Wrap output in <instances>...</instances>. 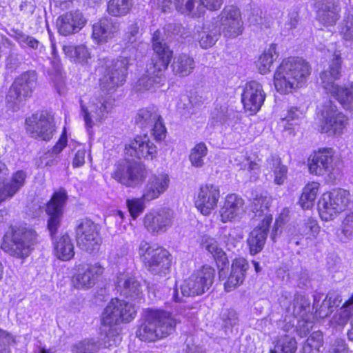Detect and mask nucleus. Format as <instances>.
<instances>
[{
  "label": "nucleus",
  "mask_w": 353,
  "mask_h": 353,
  "mask_svg": "<svg viewBox=\"0 0 353 353\" xmlns=\"http://www.w3.org/2000/svg\"><path fill=\"white\" fill-rule=\"evenodd\" d=\"M100 63L96 68L99 72V87L102 92L107 94L117 91L119 87L126 82L130 66L128 57L119 56L110 61L105 58L99 60ZM100 106L99 109L103 114L111 111L114 105L115 99L112 95L101 97L99 99Z\"/></svg>",
  "instance_id": "f257e3e1"
},
{
  "label": "nucleus",
  "mask_w": 353,
  "mask_h": 353,
  "mask_svg": "<svg viewBox=\"0 0 353 353\" xmlns=\"http://www.w3.org/2000/svg\"><path fill=\"white\" fill-rule=\"evenodd\" d=\"M137 315V310L132 303L117 297L112 298L100 315V325L108 327L100 345L103 348L117 346L121 339V330L117 325L131 323Z\"/></svg>",
  "instance_id": "f03ea898"
},
{
  "label": "nucleus",
  "mask_w": 353,
  "mask_h": 353,
  "mask_svg": "<svg viewBox=\"0 0 353 353\" xmlns=\"http://www.w3.org/2000/svg\"><path fill=\"white\" fill-rule=\"evenodd\" d=\"M180 323L181 320L170 311L148 307L143 310L135 332L136 336L144 343H155L175 333Z\"/></svg>",
  "instance_id": "7ed1b4c3"
},
{
  "label": "nucleus",
  "mask_w": 353,
  "mask_h": 353,
  "mask_svg": "<svg viewBox=\"0 0 353 353\" xmlns=\"http://www.w3.org/2000/svg\"><path fill=\"white\" fill-rule=\"evenodd\" d=\"M312 70L311 64L302 57L283 58L273 75L275 89L281 94L292 93L306 85Z\"/></svg>",
  "instance_id": "20e7f679"
},
{
  "label": "nucleus",
  "mask_w": 353,
  "mask_h": 353,
  "mask_svg": "<svg viewBox=\"0 0 353 353\" xmlns=\"http://www.w3.org/2000/svg\"><path fill=\"white\" fill-rule=\"evenodd\" d=\"M152 55L146 65L145 73L135 83L136 90L140 92L164 84L165 72L173 59V50L158 37H153L152 39Z\"/></svg>",
  "instance_id": "39448f33"
},
{
  "label": "nucleus",
  "mask_w": 353,
  "mask_h": 353,
  "mask_svg": "<svg viewBox=\"0 0 353 353\" xmlns=\"http://www.w3.org/2000/svg\"><path fill=\"white\" fill-rule=\"evenodd\" d=\"M39 243V234L34 229L10 225L3 236L1 248L11 256L24 260Z\"/></svg>",
  "instance_id": "423d86ee"
},
{
  "label": "nucleus",
  "mask_w": 353,
  "mask_h": 353,
  "mask_svg": "<svg viewBox=\"0 0 353 353\" xmlns=\"http://www.w3.org/2000/svg\"><path fill=\"white\" fill-rule=\"evenodd\" d=\"M138 254L142 267L150 274L164 277L171 272L172 256L164 247L142 241Z\"/></svg>",
  "instance_id": "0eeeda50"
},
{
  "label": "nucleus",
  "mask_w": 353,
  "mask_h": 353,
  "mask_svg": "<svg viewBox=\"0 0 353 353\" xmlns=\"http://www.w3.org/2000/svg\"><path fill=\"white\" fill-rule=\"evenodd\" d=\"M24 128L30 138L44 142L51 141L57 132L54 117L47 110L37 111L27 117Z\"/></svg>",
  "instance_id": "6e6552de"
},
{
  "label": "nucleus",
  "mask_w": 353,
  "mask_h": 353,
  "mask_svg": "<svg viewBox=\"0 0 353 353\" xmlns=\"http://www.w3.org/2000/svg\"><path fill=\"white\" fill-rule=\"evenodd\" d=\"M105 270V267L99 262L76 263L70 278L71 285L79 290H90L103 279Z\"/></svg>",
  "instance_id": "1a4fd4ad"
},
{
  "label": "nucleus",
  "mask_w": 353,
  "mask_h": 353,
  "mask_svg": "<svg viewBox=\"0 0 353 353\" xmlns=\"http://www.w3.org/2000/svg\"><path fill=\"white\" fill-rule=\"evenodd\" d=\"M319 114V132L332 137H339L343 134L348 125L349 118L339 111L332 102L325 103Z\"/></svg>",
  "instance_id": "9d476101"
},
{
  "label": "nucleus",
  "mask_w": 353,
  "mask_h": 353,
  "mask_svg": "<svg viewBox=\"0 0 353 353\" xmlns=\"http://www.w3.org/2000/svg\"><path fill=\"white\" fill-rule=\"evenodd\" d=\"M215 274L213 267L208 264L201 265L183 280L181 285L182 294L187 297L203 294L214 283Z\"/></svg>",
  "instance_id": "9b49d317"
},
{
  "label": "nucleus",
  "mask_w": 353,
  "mask_h": 353,
  "mask_svg": "<svg viewBox=\"0 0 353 353\" xmlns=\"http://www.w3.org/2000/svg\"><path fill=\"white\" fill-rule=\"evenodd\" d=\"M37 83V76L34 71L22 73L10 85L6 96L7 105L16 110L19 105L32 97Z\"/></svg>",
  "instance_id": "f8f14e48"
},
{
  "label": "nucleus",
  "mask_w": 353,
  "mask_h": 353,
  "mask_svg": "<svg viewBox=\"0 0 353 353\" xmlns=\"http://www.w3.org/2000/svg\"><path fill=\"white\" fill-rule=\"evenodd\" d=\"M348 191L336 188L322 194L318 203L321 219L328 221L334 219L347 207L350 202Z\"/></svg>",
  "instance_id": "ddd939ff"
},
{
  "label": "nucleus",
  "mask_w": 353,
  "mask_h": 353,
  "mask_svg": "<svg viewBox=\"0 0 353 353\" xmlns=\"http://www.w3.org/2000/svg\"><path fill=\"white\" fill-rule=\"evenodd\" d=\"M147 176L144 165L124 159L115 164L111 177L125 187H135L143 183Z\"/></svg>",
  "instance_id": "4468645a"
},
{
  "label": "nucleus",
  "mask_w": 353,
  "mask_h": 353,
  "mask_svg": "<svg viewBox=\"0 0 353 353\" xmlns=\"http://www.w3.org/2000/svg\"><path fill=\"white\" fill-rule=\"evenodd\" d=\"M101 227L90 218L81 219L75 228L76 241L83 250L92 252L98 250L102 243Z\"/></svg>",
  "instance_id": "2eb2a0df"
},
{
  "label": "nucleus",
  "mask_w": 353,
  "mask_h": 353,
  "mask_svg": "<svg viewBox=\"0 0 353 353\" xmlns=\"http://www.w3.org/2000/svg\"><path fill=\"white\" fill-rule=\"evenodd\" d=\"M68 200V192L64 188L61 187L52 192L50 199L46 203L45 212L48 216L47 228L52 238H54L58 232Z\"/></svg>",
  "instance_id": "dca6fc26"
},
{
  "label": "nucleus",
  "mask_w": 353,
  "mask_h": 353,
  "mask_svg": "<svg viewBox=\"0 0 353 353\" xmlns=\"http://www.w3.org/2000/svg\"><path fill=\"white\" fill-rule=\"evenodd\" d=\"M334 154V150L330 147L313 151L307 160L310 174L319 177L333 174L335 168Z\"/></svg>",
  "instance_id": "f3484780"
},
{
  "label": "nucleus",
  "mask_w": 353,
  "mask_h": 353,
  "mask_svg": "<svg viewBox=\"0 0 353 353\" xmlns=\"http://www.w3.org/2000/svg\"><path fill=\"white\" fill-rule=\"evenodd\" d=\"M220 188L213 183L201 184L193 197L194 207L203 216H209L218 208Z\"/></svg>",
  "instance_id": "a211bd4d"
},
{
  "label": "nucleus",
  "mask_w": 353,
  "mask_h": 353,
  "mask_svg": "<svg viewBox=\"0 0 353 353\" xmlns=\"http://www.w3.org/2000/svg\"><path fill=\"white\" fill-rule=\"evenodd\" d=\"M174 212L163 207L148 211L143 218V225L152 236L167 232L172 225Z\"/></svg>",
  "instance_id": "6ab92c4d"
},
{
  "label": "nucleus",
  "mask_w": 353,
  "mask_h": 353,
  "mask_svg": "<svg viewBox=\"0 0 353 353\" xmlns=\"http://www.w3.org/2000/svg\"><path fill=\"white\" fill-rule=\"evenodd\" d=\"M258 216H262V219L249 233L246 241L249 253L252 256L263 250L273 221L272 214L270 213L263 214L261 211Z\"/></svg>",
  "instance_id": "aec40b11"
},
{
  "label": "nucleus",
  "mask_w": 353,
  "mask_h": 353,
  "mask_svg": "<svg viewBox=\"0 0 353 353\" xmlns=\"http://www.w3.org/2000/svg\"><path fill=\"white\" fill-rule=\"evenodd\" d=\"M125 153L131 157L152 161L158 157V148L147 134L135 135L125 146Z\"/></svg>",
  "instance_id": "412c9836"
},
{
  "label": "nucleus",
  "mask_w": 353,
  "mask_h": 353,
  "mask_svg": "<svg viewBox=\"0 0 353 353\" xmlns=\"http://www.w3.org/2000/svg\"><path fill=\"white\" fill-rule=\"evenodd\" d=\"M265 93L262 85L256 81H250L245 83L241 94L243 108L250 114L259 111L265 99Z\"/></svg>",
  "instance_id": "4be33fe9"
},
{
  "label": "nucleus",
  "mask_w": 353,
  "mask_h": 353,
  "mask_svg": "<svg viewBox=\"0 0 353 353\" xmlns=\"http://www.w3.org/2000/svg\"><path fill=\"white\" fill-rule=\"evenodd\" d=\"M221 24L225 37L235 38L243 33V22L239 8L226 6L221 12Z\"/></svg>",
  "instance_id": "5701e85b"
},
{
  "label": "nucleus",
  "mask_w": 353,
  "mask_h": 353,
  "mask_svg": "<svg viewBox=\"0 0 353 353\" xmlns=\"http://www.w3.org/2000/svg\"><path fill=\"white\" fill-rule=\"evenodd\" d=\"M249 268V262L243 256L234 258L232 261L230 273L223 283L225 292H230L242 285Z\"/></svg>",
  "instance_id": "b1692460"
},
{
  "label": "nucleus",
  "mask_w": 353,
  "mask_h": 353,
  "mask_svg": "<svg viewBox=\"0 0 353 353\" xmlns=\"http://www.w3.org/2000/svg\"><path fill=\"white\" fill-rule=\"evenodd\" d=\"M316 12L317 21L325 27L334 26L341 18L340 0H323L319 6Z\"/></svg>",
  "instance_id": "393cba45"
},
{
  "label": "nucleus",
  "mask_w": 353,
  "mask_h": 353,
  "mask_svg": "<svg viewBox=\"0 0 353 353\" xmlns=\"http://www.w3.org/2000/svg\"><path fill=\"white\" fill-rule=\"evenodd\" d=\"M170 178L165 173L153 174L149 176L143 191V199L147 202L158 199L169 188Z\"/></svg>",
  "instance_id": "a878e982"
},
{
  "label": "nucleus",
  "mask_w": 353,
  "mask_h": 353,
  "mask_svg": "<svg viewBox=\"0 0 353 353\" xmlns=\"http://www.w3.org/2000/svg\"><path fill=\"white\" fill-rule=\"evenodd\" d=\"M244 205V199L240 195L236 193L228 194L219 210L220 221L224 223L234 221L243 211Z\"/></svg>",
  "instance_id": "bb28decb"
},
{
  "label": "nucleus",
  "mask_w": 353,
  "mask_h": 353,
  "mask_svg": "<svg viewBox=\"0 0 353 353\" xmlns=\"http://www.w3.org/2000/svg\"><path fill=\"white\" fill-rule=\"evenodd\" d=\"M86 20L78 11L66 12L60 15L57 20L58 32L63 36H68L79 31L85 24Z\"/></svg>",
  "instance_id": "cd10ccee"
},
{
  "label": "nucleus",
  "mask_w": 353,
  "mask_h": 353,
  "mask_svg": "<svg viewBox=\"0 0 353 353\" xmlns=\"http://www.w3.org/2000/svg\"><path fill=\"white\" fill-rule=\"evenodd\" d=\"M119 30L117 23L108 17H101L92 27V38L97 44L106 43Z\"/></svg>",
  "instance_id": "c85d7f7f"
},
{
  "label": "nucleus",
  "mask_w": 353,
  "mask_h": 353,
  "mask_svg": "<svg viewBox=\"0 0 353 353\" xmlns=\"http://www.w3.org/2000/svg\"><path fill=\"white\" fill-rule=\"evenodd\" d=\"M26 178L27 174L24 170L14 172L10 181L0 186V204L13 197L25 185Z\"/></svg>",
  "instance_id": "c756f323"
},
{
  "label": "nucleus",
  "mask_w": 353,
  "mask_h": 353,
  "mask_svg": "<svg viewBox=\"0 0 353 353\" xmlns=\"http://www.w3.org/2000/svg\"><path fill=\"white\" fill-rule=\"evenodd\" d=\"M342 58L340 54H335L331 61L329 68L320 74L321 85L327 91L338 84L335 81L340 79L341 76Z\"/></svg>",
  "instance_id": "7c9ffc66"
},
{
  "label": "nucleus",
  "mask_w": 353,
  "mask_h": 353,
  "mask_svg": "<svg viewBox=\"0 0 353 353\" xmlns=\"http://www.w3.org/2000/svg\"><path fill=\"white\" fill-rule=\"evenodd\" d=\"M118 290L126 297L139 298L142 295L141 282L134 276L121 274L117 281Z\"/></svg>",
  "instance_id": "2f4dec72"
},
{
  "label": "nucleus",
  "mask_w": 353,
  "mask_h": 353,
  "mask_svg": "<svg viewBox=\"0 0 353 353\" xmlns=\"http://www.w3.org/2000/svg\"><path fill=\"white\" fill-rule=\"evenodd\" d=\"M53 254L61 261H69L74 255V246L68 234H63L53 242Z\"/></svg>",
  "instance_id": "473e14b6"
},
{
  "label": "nucleus",
  "mask_w": 353,
  "mask_h": 353,
  "mask_svg": "<svg viewBox=\"0 0 353 353\" xmlns=\"http://www.w3.org/2000/svg\"><path fill=\"white\" fill-rule=\"evenodd\" d=\"M172 71L176 77H186L193 73L196 63L194 59L187 53L178 54L171 64Z\"/></svg>",
  "instance_id": "72a5a7b5"
},
{
  "label": "nucleus",
  "mask_w": 353,
  "mask_h": 353,
  "mask_svg": "<svg viewBox=\"0 0 353 353\" xmlns=\"http://www.w3.org/2000/svg\"><path fill=\"white\" fill-rule=\"evenodd\" d=\"M342 106L348 111L353 110V82L347 85H337L327 90Z\"/></svg>",
  "instance_id": "f704fd0d"
},
{
  "label": "nucleus",
  "mask_w": 353,
  "mask_h": 353,
  "mask_svg": "<svg viewBox=\"0 0 353 353\" xmlns=\"http://www.w3.org/2000/svg\"><path fill=\"white\" fill-rule=\"evenodd\" d=\"M320 188V183L315 181H309L304 185L298 199V204L302 209L310 210L313 208Z\"/></svg>",
  "instance_id": "c9c22d12"
},
{
  "label": "nucleus",
  "mask_w": 353,
  "mask_h": 353,
  "mask_svg": "<svg viewBox=\"0 0 353 353\" xmlns=\"http://www.w3.org/2000/svg\"><path fill=\"white\" fill-rule=\"evenodd\" d=\"M321 228L318 221L310 216L305 219L297 230V236L299 239H305L307 243L317 239Z\"/></svg>",
  "instance_id": "e433bc0d"
},
{
  "label": "nucleus",
  "mask_w": 353,
  "mask_h": 353,
  "mask_svg": "<svg viewBox=\"0 0 353 353\" xmlns=\"http://www.w3.org/2000/svg\"><path fill=\"white\" fill-rule=\"evenodd\" d=\"M205 250L212 254L219 270V276H221L222 271L229 263L226 253L219 247L217 241L212 238H207L205 240Z\"/></svg>",
  "instance_id": "4c0bfd02"
},
{
  "label": "nucleus",
  "mask_w": 353,
  "mask_h": 353,
  "mask_svg": "<svg viewBox=\"0 0 353 353\" xmlns=\"http://www.w3.org/2000/svg\"><path fill=\"white\" fill-rule=\"evenodd\" d=\"M175 8L181 14L199 18L205 13V6L201 0H175Z\"/></svg>",
  "instance_id": "58836bf2"
},
{
  "label": "nucleus",
  "mask_w": 353,
  "mask_h": 353,
  "mask_svg": "<svg viewBox=\"0 0 353 353\" xmlns=\"http://www.w3.org/2000/svg\"><path fill=\"white\" fill-rule=\"evenodd\" d=\"M267 164L273 173V181L278 185H283L288 179V168L283 164L279 155L272 154L267 159Z\"/></svg>",
  "instance_id": "ea45409f"
},
{
  "label": "nucleus",
  "mask_w": 353,
  "mask_h": 353,
  "mask_svg": "<svg viewBox=\"0 0 353 353\" xmlns=\"http://www.w3.org/2000/svg\"><path fill=\"white\" fill-rule=\"evenodd\" d=\"M276 50L277 45L276 43H271L269 48L265 50L259 57L256 64L261 74H265L270 71L274 61V55L278 56Z\"/></svg>",
  "instance_id": "a19ab883"
},
{
  "label": "nucleus",
  "mask_w": 353,
  "mask_h": 353,
  "mask_svg": "<svg viewBox=\"0 0 353 353\" xmlns=\"http://www.w3.org/2000/svg\"><path fill=\"white\" fill-rule=\"evenodd\" d=\"M133 7V0H109L107 12L114 17H121L128 14Z\"/></svg>",
  "instance_id": "79ce46f5"
},
{
  "label": "nucleus",
  "mask_w": 353,
  "mask_h": 353,
  "mask_svg": "<svg viewBox=\"0 0 353 353\" xmlns=\"http://www.w3.org/2000/svg\"><path fill=\"white\" fill-rule=\"evenodd\" d=\"M63 51L67 57L74 62L86 61L90 57L88 48L83 44L65 45Z\"/></svg>",
  "instance_id": "37998d69"
},
{
  "label": "nucleus",
  "mask_w": 353,
  "mask_h": 353,
  "mask_svg": "<svg viewBox=\"0 0 353 353\" xmlns=\"http://www.w3.org/2000/svg\"><path fill=\"white\" fill-rule=\"evenodd\" d=\"M160 116L154 108H142L138 110L134 120L136 124L141 129H145L156 121Z\"/></svg>",
  "instance_id": "c03bdc74"
},
{
  "label": "nucleus",
  "mask_w": 353,
  "mask_h": 353,
  "mask_svg": "<svg viewBox=\"0 0 353 353\" xmlns=\"http://www.w3.org/2000/svg\"><path fill=\"white\" fill-rule=\"evenodd\" d=\"M208 150L204 142H199L191 149L189 159L192 165L200 168L204 164L203 157L208 154Z\"/></svg>",
  "instance_id": "a18cd8bd"
},
{
  "label": "nucleus",
  "mask_w": 353,
  "mask_h": 353,
  "mask_svg": "<svg viewBox=\"0 0 353 353\" xmlns=\"http://www.w3.org/2000/svg\"><path fill=\"white\" fill-rule=\"evenodd\" d=\"M146 199L141 197H133L126 200V206L132 219L136 220L145 210Z\"/></svg>",
  "instance_id": "49530a36"
},
{
  "label": "nucleus",
  "mask_w": 353,
  "mask_h": 353,
  "mask_svg": "<svg viewBox=\"0 0 353 353\" xmlns=\"http://www.w3.org/2000/svg\"><path fill=\"white\" fill-rule=\"evenodd\" d=\"M353 235V211L347 212L341 221L340 233L337 234L341 241L351 239Z\"/></svg>",
  "instance_id": "de8ad7c7"
},
{
  "label": "nucleus",
  "mask_w": 353,
  "mask_h": 353,
  "mask_svg": "<svg viewBox=\"0 0 353 353\" xmlns=\"http://www.w3.org/2000/svg\"><path fill=\"white\" fill-rule=\"evenodd\" d=\"M275 347L279 348L280 353H295L297 343L294 337L285 334L276 340Z\"/></svg>",
  "instance_id": "09e8293b"
},
{
  "label": "nucleus",
  "mask_w": 353,
  "mask_h": 353,
  "mask_svg": "<svg viewBox=\"0 0 353 353\" xmlns=\"http://www.w3.org/2000/svg\"><path fill=\"white\" fill-rule=\"evenodd\" d=\"M17 343L16 336L0 327V353H11L10 346Z\"/></svg>",
  "instance_id": "8fccbe9b"
},
{
  "label": "nucleus",
  "mask_w": 353,
  "mask_h": 353,
  "mask_svg": "<svg viewBox=\"0 0 353 353\" xmlns=\"http://www.w3.org/2000/svg\"><path fill=\"white\" fill-rule=\"evenodd\" d=\"M321 336L318 334L310 335L303 343L302 353H314L319 352L323 343Z\"/></svg>",
  "instance_id": "3c124183"
},
{
  "label": "nucleus",
  "mask_w": 353,
  "mask_h": 353,
  "mask_svg": "<svg viewBox=\"0 0 353 353\" xmlns=\"http://www.w3.org/2000/svg\"><path fill=\"white\" fill-rule=\"evenodd\" d=\"M339 34L345 41H353V14L345 17L339 28Z\"/></svg>",
  "instance_id": "603ef678"
},
{
  "label": "nucleus",
  "mask_w": 353,
  "mask_h": 353,
  "mask_svg": "<svg viewBox=\"0 0 353 353\" xmlns=\"http://www.w3.org/2000/svg\"><path fill=\"white\" fill-rule=\"evenodd\" d=\"M68 143V130L64 126L61 130L58 140L55 142L54 145L52 147L50 152L52 154L58 155L62 152V151L67 147Z\"/></svg>",
  "instance_id": "864d4df0"
},
{
  "label": "nucleus",
  "mask_w": 353,
  "mask_h": 353,
  "mask_svg": "<svg viewBox=\"0 0 353 353\" xmlns=\"http://www.w3.org/2000/svg\"><path fill=\"white\" fill-rule=\"evenodd\" d=\"M167 130L163 123L161 116L154 122L152 128V135L157 141H162L166 137Z\"/></svg>",
  "instance_id": "5fc2aeb1"
},
{
  "label": "nucleus",
  "mask_w": 353,
  "mask_h": 353,
  "mask_svg": "<svg viewBox=\"0 0 353 353\" xmlns=\"http://www.w3.org/2000/svg\"><path fill=\"white\" fill-rule=\"evenodd\" d=\"M139 32V27L137 23L130 25L128 30L125 32L123 40L125 43H133L136 41Z\"/></svg>",
  "instance_id": "6e6d98bb"
},
{
  "label": "nucleus",
  "mask_w": 353,
  "mask_h": 353,
  "mask_svg": "<svg viewBox=\"0 0 353 353\" xmlns=\"http://www.w3.org/2000/svg\"><path fill=\"white\" fill-rule=\"evenodd\" d=\"M85 150L84 148L77 150L72 159V167L74 168L81 167L85 163Z\"/></svg>",
  "instance_id": "4d7b16f0"
},
{
  "label": "nucleus",
  "mask_w": 353,
  "mask_h": 353,
  "mask_svg": "<svg viewBox=\"0 0 353 353\" xmlns=\"http://www.w3.org/2000/svg\"><path fill=\"white\" fill-rule=\"evenodd\" d=\"M92 343L87 341H80L76 343L72 348L73 353H93L90 346Z\"/></svg>",
  "instance_id": "13d9d810"
},
{
  "label": "nucleus",
  "mask_w": 353,
  "mask_h": 353,
  "mask_svg": "<svg viewBox=\"0 0 353 353\" xmlns=\"http://www.w3.org/2000/svg\"><path fill=\"white\" fill-rule=\"evenodd\" d=\"M301 112L296 107H291L287 112L285 117L282 118L283 121L290 122L294 120H298L301 117Z\"/></svg>",
  "instance_id": "bf43d9fd"
},
{
  "label": "nucleus",
  "mask_w": 353,
  "mask_h": 353,
  "mask_svg": "<svg viewBox=\"0 0 353 353\" xmlns=\"http://www.w3.org/2000/svg\"><path fill=\"white\" fill-rule=\"evenodd\" d=\"M201 1L205 6V10H217L222 5V0H201Z\"/></svg>",
  "instance_id": "052dcab7"
},
{
  "label": "nucleus",
  "mask_w": 353,
  "mask_h": 353,
  "mask_svg": "<svg viewBox=\"0 0 353 353\" xmlns=\"http://www.w3.org/2000/svg\"><path fill=\"white\" fill-rule=\"evenodd\" d=\"M157 5L163 13L170 12L172 5L175 6V0H157Z\"/></svg>",
  "instance_id": "680f3d73"
},
{
  "label": "nucleus",
  "mask_w": 353,
  "mask_h": 353,
  "mask_svg": "<svg viewBox=\"0 0 353 353\" xmlns=\"http://www.w3.org/2000/svg\"><path fill=\"white\" fill-rule=\"evenodd\" d=\"M199 43L203 48L208 49L214 44V39L212 36L205 34L201 37Z\"/></svg>",
  "instance_id": "e2e57ef3"
},
{
  "label": "nucleus",
  "mask_w": 353,
  "mask_h": 353,
  "mask_svg": "<svg viewBox=\"0 0 353 353\" xmlns=\"http://www.w3.org/2000/svg\"><path fill=\"white\" fill-rule=\"evenodd\" d=\"M290 210L288 208H284L275 220L284 225L290 221Z\"/></svg>",
  "instance_id": "0e129e2a"
},
{
  "label": "nucleus",
  "mask_w": 353,
  "mask_h": 353,
  "mask_svg": "<svg viewBox=\"0 0 353 353\" xmlns=\"http://www.w3.org/2000/svg\"><path fill=\"white\" fill-rule=\"evenodd\" d=\"M283 226V225H282L281 223H280L279 222H278L277 221L275 220L274 224H273V226H272V231H271V239L273 242H275L276 241V239L277 237L281 235V232H282V230H281V228Z\"/></svg>",
  "instance_id": "69168bd1"
},
{
  "label": "nucleus",
  "mask_w": 353,
  "mask_h": 353,
  "mask_svg": "<svg viewBox=\"0 0 353 353\" xmlns=\"http://www.w3.org/2000/svg\"><path fill=\"white\" fill-rule=\"evenodd\" d=\"M248 163L245 168V170H248L250 172L257 173L260 172L261 165L258 161H252L250 158L247 159Z\"/></svg>",
  "instance_id": "338daca9"
},
{
  "label": "nucleus",
  "mask_w": 353,
  "mask_h": 353,
  "mask_svg": "<svg viewBox=\"0 0 353 353\" xmlns=\"http://www.w3.org/2000/svg\"><path fill=\"white\" fill-rule=\"evenodd\" d=\"M39 41L33 37L28 36L26 38V42L24 43V46H26L31 49L37 50L39 48Z\"/></svg>",
  "instance_id": "774afa93"
}]
</instances>
